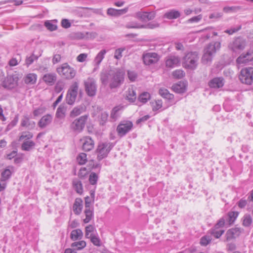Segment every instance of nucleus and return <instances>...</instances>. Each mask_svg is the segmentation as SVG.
<instances>
[{"label": "nucleus", "mask_w": 253, "mask_h": 253, "mask_svg": "<svg viewBox=\"0 0 253 253\" xmlns=\"http://www.w3.org/2000/svg\"><path fill=\"white\" fill-rule=\"evenodd\" d=\"M57 79V76L55 73H48L45 74L43 77V81L48 85H53Z\"/></svg>", "instance_id": "22"}, {"label": "nucleus", "mask_w": 253, "mask_h": 253, "mask_svg": "<svg viewBox=\"0 0 253 253\" xmlns=\"http://www.w3.org/2000/svg\"><path fill=\"white\" fill-rule=\"evenodd\" d=\"M95 230V227L92 225H89L87 226L85 228V236L86 238H89L90 237V233L93 234L92 233Z\"/></svg>", "instance_id": "49"}, {"label": "nucleus", "mask_w": 253, "mask_h": 253, "mask_svg": "<svg viewBox=\"0 0 253 253\" xmlns=\"http://www.w3.org/2000/svg\"><path fill=\"white\" fill-rule=\"evenodd\" d=\"M238 215V212L237 211H230L228 213L225 219L229 225H231L234 223Z\"/></svg>", "instance_id": "35"}, {"label": "nucleus", "mask_w": 253, "mask_h": 253, "mask_svg": "<svg viewBox=\"0 0 253 253\" xmlns=\"http://www.w3.org/2000/svg\"><path fill=\"white\" fill-rule=\"evenodd\" d=\"M85 111V108L83 106H77L71 111L70 116L71 118H75Z\"/></svg>", "instance_id": "31"}, {"label": "nucleus", "mask_w": 253, "mask_h": 253, "mask_svg": "<svg viewBox=\"0 0 253 253\" xmlns=\"http://www.w3.org/2000/svg\"><path fill=\"white\" fill-rule=\"evenodd\" d=\"M125 72L120 69L111 70L110 75V87L112 88H117L123 84L124 81Z\"/></svg>", "instance_id": "2"}, {"label": "nucleus", "mask_w": 253, "mask_h": 253, "mask_svg": "<svg viewBox=\"0 0 253 253\" xmlns=\"http://www.w3.org/2000/svg\"><path fill=\"white\" fill-rule=\"evenodd\" d=\"M252 223V218L250 214H246L244 216L243 225L245 227L250 226Z\"/></svg>", "instance_id": "48"}, {"label": "nucleus", "mask_w": 253, "mask_h": 253, "mask_svg": "<svg viewBox=\"0 0 253 253\" xmlns=\"http://www.w3.org/2000/svg\"><path fill=\"white\" fill-rule=\"evenodd\" d=\"M243 231V229L239 227H235L229 229L226 233V240L230 241L239 236Z\"/></svg>", "instance_id": "17"}, {"label": "nucleus", "mask_w": 253, "mask_h": 253, "mask_svg": "<svg viewBox=\"0 0 253 253\" xmlns=\"http://www.w3.org/2000/svg\"><path fill=\"white\" fill-rule=\"evenodd\" d=\"M128 79L132 82L134 81L137 77L136 74L133 71H128L127 72Z\"/></svg>", "instance_id": "62"}, {"label": "nucleus", "mask_w": 253, "mask_h": 253, "mask_svg": "<svg viewBox=\"0 0 253 253\" xmlns=\"http://www.w3.org/2000/svg\"><path fill=\"white\" fill-rule=\"evenodd\" d=\"M14 172L13 166L7 167L1 173L0 180L6 182L11 177L12 173Z\"/></svg>", "instance_id": "18"}, {"label": "nucleus", "mask_w": 253, "mask_h": 253, "mask_svg": "<svg viewBox=\"0 0 253 253\" xmlns=\"http://www.w3.org/2000/svg\"><path fill=\"white\" fill-rule=\"evenodd\" d=\"M107 14L111 16H119V12L118 9H116L113 8H109L107 10Z\"/></svg>", "instance_id": "59"}, {"label": "nucleus", "mask_w": 253, "mask_h": 253, "mask_svg": "<svg viewBox=\"0 0 253 253\" xmlns=\"http://www.w3.org/2000/svg\"><path fill=\"white\" fill-rule=\"evenodd\" d=\"M240 81L246 84H251L253 82V68L248 67L242 69L239 75Z\"/></svg>", "instance_id": "8"}, {"label": "nucleus", "mask_w": 253, "mask_h": 253, "mask_svg": "<svg viewBox=\"0 0 253 253\" xmlns=\"http://www.w3.org/2000/svg\"><path fill=\"white\" fill-rule=\"evenodd\" d=\"M61 26L62 27L67 29L71 27V24L69 20L67 19H63L61 21Z\"/></svg>", "instance_id": "61"}, {"label": "nucleus", "mask_w": 253, "mask_h": 253, "mask_svg": "<svg viewBox=\"0 0 253 253\" xmlns=\"http://www.w3.org/2000/svg\"><path fill=\"white\" fill-rule=\"evenodd\" d=\"M53 117L50 114H46L40 120L38 123V126L43 129L48 126L52 121Z\"/></svg>", "instance_id": "20"}, {"label": "nucleus", "mask_w": 253, "mask_h": 253, "mask_svg": "<svg viewBox=\"0 0 253 253\" xmlns=\"http://www.w3.org/2000/svg\"><path fill=\"white\" fill-rule=\"evenodd\" d=\"M225 221L226 219L224 217H222L220 218L217 222V223L215 224V225L213 227H215V228L219 229L220 228L223 227L225 224Z\"/></svg>", "instance_id": "55"}, {"label": "nucleus", "mask_w": 253, "mask_h": 253, "mask_svg": "<svg viewBox=\"0 0 253 253\" xmlns=\"http://www.w3.org/2000/svg\"><path fill=\"white\" fill-rule=\"evenodd\" d=\"M126 27L127 28H134V29H140V28H144L145 27V26L143 25H141L139 23H138L136 22L135 21H132L128 23L126 25Z\"/></svg>", "instance_id": "45"}, {"label": "nucleus", "mask_w": 253, "mask_h": 253, "mask_svg": "<svg viewBox=\"0 0 253 253\" xmlns=\"http://www.w3.org/2000/svg\"><path fill=\"white\" fill-rule=\"evenodd\" d=\"M79 84L74 82L70 86L66 96V103L69 105H73L77 98L78 93Z\"/></svg>", "instance_id": "9"}, {"label": "nucleus", "mask_w": 253, "mask_h": 253, "mask_svg": "<svg viewBox=\"0 0 253 253\" xmlns=\"http://www.w3.org/2000/svg\"><path fill=\"white\" fill-rule=\"evenodd\" d=\"M20 78V75L16 73L7 75L2 82L1 85L6 89L11 90L18 85V82Z\"/></svg>", "instance_id": "6"}, {"label": "nucleus", "mask_w": 253, "mask_h": 253, "mask_svg": "<svg viewBox=\"0 0 253 253\" xmlns=\"http://www.w3.org/2000/svg\"><path fill=\"white\" fill-rule=\"evenodd\" d=\"M18 121V116H16L14 119L10 122V123L7 126V128L10 129L13 126H14L17 123Z\"/></svg>", "instance_id": "64"}, {"label": "nucleus", "mask_w": 253, "mask_h": 253, "mask_svg": "<svg viewBox=\"0 0 253 253\" xmlns=\"http://www.w3.org/2000/svg\"><path fill=\"white\" fill-rule=\"evenodd\" d=\"M172 76L175 78L181 79L185 76V73L182 70H176L172 72Z\"/></svg>", "instance_id": "50"}, {"label": "nucleus", "mask_w": 253, "mask_h": 253, "mask_svg": "<svg viewBox=\"0 0 253 253\" xmlns=\"http://www.w3.org/2000/svg\"><path fill=\"white\" fill-rule=\"evenodd\" d=\"M83 233L80 229H77L72 231L70 238L73 241L80 240L83 238Z\"/></svg>", "instance_id": "30"}, {"label": "nucleus", "mask_w": 253, "mask_h": 253, "mask_svg": "<svg viewBox=\"0 0 253 253\" xmlns=\"http://www.w3.org/2000/svg\"><path fill=\"white\" fill-rule=\"evenodd\" d=\"M150 94L147 92L141 93L138 97V100L143 103H146L150 98Z\"/></svg>", "instance_id": "47"}, {"label": "nucleus", "mask_w": 253, "mask_h": 253, "mask_svg": "<svg viewBox=\"0 0 253 253\" xmlns=\"http://www.w3.org/2000/svg\"><path fill=\"white\" fill-rule=\"evenodd\" d=\"M85 90L89 96L95 95L97 90V85L95 81L93 78H88L84 82Z\"/></svg>", "instance_id": "11"}, {"label": "nucleus", "mask_w": 253, "mask_h": 253, "mask_svg": "<svg viewBox=\"0 0 253 253\" xmlns=\"http://www.w3.org/2000/svg\"><path fill=\"white\" fill-rule=\"evenodd\" d=\"M89 237V238L90 239V241L94 246H101V240L98 236L94 234H90Z\"/></svg>", "instance_id": "41"}, {"label": "nucleus", "mask_w": 253, "mask_h": 253, "mask_svg": "<svg viewBox=\"0 0 253 253\" xmlns=\"http://www.w3.org/2000/svg\"><path fill=\"white\" fill-rule=\"evenodd\" d=\"M160 95L163 98L170 100L173 99L174 95L169 92V90L165 88H160L159 91Z\"/></svg>", "instance_id": "38"}, {"label": "nucleus", "mask_w": 253, "mask_h": 253, "mask_svg": "<svg viewBox=\"0 0 253 253\" xmlns=\"http://www.w3.org/2000/svg\"><path fill=\"white\" fill-rule=\"evenodd\" d=\"M181 16L180 11L173 9L167 11L164 15L163 17L169 20L179 18Z\"/></svg>", "instance_id": "23"}, {"label": "nucleus", "mask_w": 253, "mask_h": 253, "mask_svg": "<svg viewBox=\"0 0 253 253\" xmlns=\"http://www.w3.org/2000/svg\"><path fill=\"white\" fill-rule=\"evenodd\" d=\"M211 237L207 235L201 238L200 243L202 246H206L211 243Z\"/></svg>", "instance_id": "43"}, {"label": "nucleus", "mask_w": 253, "mask_h": 253, "mask_svg": "<svg viewBox=\"0 0 253 253\" xmlns=\"http://www.w3.org/2000/svg\"><path fill=\"white\" fill-rule=\"evenodd\" d=\"M199 59L197 52L187 53L183 57L182 65L186 69L194 70L196 68Z\"/></svg>", "instance_id": "5"}, {"label": "nucleus", "mask_w": 253, "mask_h": 253, "mask_svg": "<svg viewBox=\"0 0 253 253\" xmlns=\"http://www.w3.org/2000/svg\"><path fill=\"white\" fill-rule=\"evenodd\" d=\"M114 146V144L112 142H100L95 150L98 161H100L106 158Z\"/></svg>", "instance_id": "4"}, {"label": "nucleus", "mask_w": 253, "mask_h": 253, "mask_svg": "<svg viewBox=\"0 0 253 253\" xmlns=\"http://www.w3.org/2000/svg\"><path fill=\"white\" fill-rule=\"evenodd\" d=\"M253 60V51H249L246 53H242L236 59L238 64H246Z\"/></svg>", "instance_id": "15"}, {"label": "nucleus", "mask_w": 253, "mask_h": 253, "mask_svg": "<svg viewBox=\"0 0 253 253\" xmlns=\"http://www.w3.org/2000/svg\"><path fill=\"white\" fill-rule=\"evenodd\" d=\"M33 134L30 132H23L21 135L19 137V140H22L24 139L29 140L33 137Z\"/></svg>", "instance_id": "52"}, {"label": "nucleus", "mask_w": 253, "mask_h": 253, "mask_svg": "<svg viewBox=\"0 0 253 253\" xmlns=\"http://www.w3.org/2000/svg\"><path fill=\"white\" fill-rule=\"evenodd\" d=\"M83 142L82 148L84 151H90L94 146V142L89 136H86L81 139Z\"/></svg>", "instance_id": "16"}, {"label": "nucleus", "mask_w": 253, "mask_h": 253, "mask_svg": "<svg viewBox=\"0 0 253 253\" xmlns=\"http://www.w3.org/2000/svg\"><path fill=\"white\" fill-rule=\"evenodd\" d=\"M222 78H214L209 82V86L212 88H220L223 86Z\"/></svg>", "instance_id": "25"}, {"label": "nucleus", "mask_w": 253, "mask_h": 253, "mask_svg": "<svg viewBox=\"0 0 253 253\" xmlns=\"http://www.w3.org/2000/svg\"><path fill=\"white\" fill-rule=\"evenodd\" d=\"M98 180V176L97 174L94 172H91L90 173L89 176V182L91 185H96L97 183V182Z\"/></svg>", "instance_id": "44"}, {"label": "nucleus", "mask_w": 253, "mask_h": 253, "mask_svg": "<svg viewBox=\"0 0 253 253\" xmlns=\"http://www.w3.org/2000/svg\"><path fill=\"white\" fill-rule=\"evenodd\" d=\"M220 48V42H214L208 44L204 49V54L202 58V62L205 64L211 62L213 54L216 50Z\"/></svg>", "instance_id": "1"}, {"label": "nucleus", "mask_w": 253, "mask_h": 253, "mask_svg": "<svg viewBox=\"0 0 253 253\" xmlns=\"http://www.w3.org/2000/svg\"><path fill=\"white\" fill-rule=\"evenodd\" d=\"M162 107V101L161 100H156L152 106L153 111H157Z\"/></svg>", "instance_id": "57"}, {"label": "nucleus", "mask_w": 253, "mask_h": 253, "mask_svg": "<svg viewBox=\"0 0 253 253\" xmlns=\"http://www.w3.org/2000/svg\"><path fill=\"white\" fill-rule=\"evenodd\" d=\"M156 16L155 12L154 11L151 12H142L139 11L135 13V17L142 21H145L147 20H151L153 19Z\"/></svg>", "instance_id": "14"}, {"label": "nucleus", "mask_w": 253, "mask_h": 253, "mask_svg": "<svg viewBox=\"0 0 253 253\" xmlns=\"http://www.w3.org/2000/svg\"><path fill=\"white\" fill-rule=\"evenodd\" d=\"M133 124L131 121L124 120L120 123L116 130L120 137H123L131 130Z\"/></svg>", "instance_id": "10"}, {"label": "nucleus", "mask_w": 253, "mask_h": 253, "mask_svg": "<svg viewBox=\"0 0 253 253\" xmlns=\"http://www.w3.org/2000/svg\"><path fill=\"white\" fill-rule=\"evenodd\" d=\"M87 156L84 153H80L77 157V160L80 165H84L87 162Z\"/></svg>", "instance_id": "46"}, {"label": "nucleus", "mask_w": 253, "mask_h": 253, "mask_svg": "<svg viewBox=\"0 0 253 253\" xmlns=\"http://www.w3.org/2000/svg\"><path fill=\"white\" fill-rule=\"evenodd\" d=\"M56 71L59 76L67 80L73 79L77 73L76 70L67 63L60 65L56 68Z\"/></svg>", "instance_id": "3"}, {"label": "nucleus", "mask_w": 253, "mask_h": 253, "mask_svg": "<svg viewBox=\"0 0 253 253\" xmlns=\"http://www.w3.org/2000/svg\"><path fill=\"white\" fill-rule=\"evenodd\" d=\"M246 45L245 40L241 37H238L235 39L229 46L233 51L238 52L243 50L245 48Z\"/></svg>", "instance_id": "12"}, {"label": "nucleus", "mask_w": 253, "mask_h": 253, "mask_svg": "<svg viewBox=\"0 0 253 253\" xmlns=\"http://www.w3.org/2000/svg\"><path fill=\"white\" fill-rule=\"evenodd\" d=\"M88 117V115H85L76 119L70 124V128L76 133L82 132L85 127Z\"/></svg>", "instance_id": "7"}, {"label": "nucleus", "mask_w": 253, "mask_h": 253, "mask_svg": "<svg viewBox=\"0 0 253 253\" xmlns=\"http://www.w3.org/2000/svg\"><path fill=\"white\" fill-rule=\"evenodd\" d=\"M83 201L81 198H77L73 206V210L75 214L79 215L83 208Z\"/></svg>", "instance_id": "24"}, {"label": "nucleus", "mask_w": 253, "mask_h": 253, "mask_svg": "<svg viewBox=\"0 0 253 253\" xmlns=\"http://www.w3.org/2000/svg\"><path fill=\"white\" fill-rule=\"evenodd\" d=\"M57 20H47L44 22V26L50 31H53L57 29Z\"/></svg>", "instance_id": "33"}, {"label": "nucleus", "mask_w": 253, "mask_h": 253, "mask_svg": "<svg viewBox=\"0 0 253 253\" xmlns=\"http://www.w3.org/2000/svg\"><path fill=\"white\" fill-rule=\"evenodd\" d=\"M172 89L176 93H183L186 90V84L184 82L180 81L177 83L174 84L172 86Z\"/></svg>", "instance_id": "26"}, {"label": "nucleus", "mask_w": 253, "mask_h": 253, "mask_svg": "<svg viewBox=\"0 0 253 253\" xmlns=\"http://www.w3.org/2000/svg\"><path fill=\"white\" fill-rule=\"evenodd\" d=\"M123 108V107L118 106L113 108L110 114V119L112 122L116 121L119 117L118 112Z\"/></svg>", "instance_id": "37"}, {"label": "nucleus", "mask_w": 253, "mask_h": 253, "mask_svg": "<svg viewBox=\"0 0 253 253\" xmlns=\"http://www.w3.org/2000/svg\"><path fill=\"white\" fill-rule=\"evenodd\" d=\"M241 27H242V26L241 25H238L236 27L232 28L230 29L226 30L224 31V32L227 34H228L229 35H232L233 34L239 31L241 29Z\"/></svg>", "instance_id": "56"}, {"label": "nucleus", "mask_w": 253, "mask_h": 253, "mask_svg": "<svg viewBox=\"0 0 253 253\" xmlns=\"http://www.w3.org/2000/svg\"><path fill=\"white\" fill-rule=\"evenodd\" d=\"M143 59L145 65H150L156 63L159 60V56L155 52H148L143 54Z\"/></svg>", "instance_id": "13"}, {"label": "nucleus", "mask_w": 253, "mask_h": 253, "mask_svg": "<svg viewBox=\"0 0 253 253\" xmlns=\"http://www.w3.org/2000/svg\"><path fill=\"white\" fill-rule=\"evenodd\" d=\"M73 185L77 193L79 194H82L83 193V187L81 181L76 178L73 179Z\"/></svg>", "instance_id": "32"}, {"label": "nucleus", "mask_w": 253, "mask_h": 253, "mask_svg": "<svg viewBox=\"0 0 253 253\" xmlns=\"http://www.w3.org/2000/svg\"><path fill=\"white\" fill-rule=\"evenodd\" d=\"M87 57V54L86 53H81L79 54L77 57V60L80 62H83L84 61Z\"/></svg>", "instance_id": "63"}, {"label": "nucleus", "mask_w": 253, "mask_h": 253, "mask_svg": "<svg viewBox=\"0 0 253 253\" xmlns=\"http://www.w3.org/2000/svg\"><path fill=\"white\" fill-rule=\"evenodd\" d=\"M180 63L178 57L175 56H169L166 60V65L168 68H172L178 66Z\"/></svg>", "instance_id": "21"}, {"label": "nucleus", "mask_w": 253, "mask_h": 253, "mask_svg": "<svg viewBox=\"0 0 253 253\" xmlns=\"http://www.w3.org/2000/svg\"><path fill=\"white\" fill-rule=\"evenodd\" d=\"M35 146V143L31 140L25 141L21 145V149L23 151H29Z\"/></svg>", "instance_id": "36"}, {"label": "nucleus", "mask_w": 253, "mask_h": 253, "mask_svg": "<svg viewBox=\"0 0 253 253\" xmlns=\"http://www.w3.org/2000/svg\"><path fill=\"white\" fill-rule=\"evenodd\" d=\"M124 50V48H118L115 52L114 57L117 59H120L122 57V52Z\"/></svg>", "instance_id": "60"}, {"label": "nucleus", "mask_w": 253, "mask_h": 253, "mask_svg": "<svg viewBox=\"0 0 253 253\" xmlns=\"http://www.w3.org/2000/svg\"><path fill=\"white\" fill-rule=\"evenodd\" d=\"M111 74V70L109 71H102L100 74V80L101 83L104 85H107L109 83H110V75Z\"/></svg>", "instance_id": "29"}, {"label": "nucleus", "mask_w": 253, "mask_h": 253, "mask_svg": "<svg viewBox=\"0 0 253 253\" xmlns=\"http://www.w3.org/2000/svg\"><path fill=\"white\" fill-rule=\"evenodd\" d=\"M64 87V84L62 82H58L55 86V91L57 92L61 91Z\"/></svg>", "instance_id": "58"}, {"label": "nucleus", "mask_w": 253, "mask_h": 253, "mask_svg": "<svg viewBox=\"0 0 253 253\" xmlns=\"http://www.w3.org/2000/svg\"><path fill=\"white\" fill-rule=\"evenodd\" d=\"M106 52V50L102 49L95 56L93 60V64L94 66V68L93 70V72L97 71L99 69V65L100 64L102 60L104 58Z\"/></svg>", "instance_id": "19"}, {"label": "nucleus", "mask_w": 253, "mask_h": 253, "mask_svg": "<svg viewBox=\"0 0 253 253\" xmlns=\"http://www.w3.org/2000/svg\"><path fill=\"white\" fill-rule=\"evenodd\" d=\"M94 209L92 208H85L84 213L85 215V218L84 219V223H87L93 218Z\"/></svg>", "instance_id": "27"}, {"label": "nucleus", "mask_w": 253, "mask_h": 253, "mask_svg": "<svg viewBox=\"0 0 253 253\" xmlns=\"http://www.w3.org/2000/svg\"><path fill=\"white\" fill-rule=\"evenodd\" d=\"M126 98L131 102H133L136 98V94L135 91L132 88H128L126 92Z\"/></svg>", "instance_id": "39"}, {"label": "nucleus", "mask_w": 253, "mask_h": 253, "mask_svg": "<svg viewBox=\"0 0 253 253\" xmlns=\"http://www.w3.org/2000/svg\"><path fill=\"white\" fill-rule=\"evenodd\" d=\"M37 80V76L34 74H28L24 79V82L26 84H34Z\"/></svg>", "instance_id": "40"}, {"label": "nucleus", "mask_w": 253, "mask_h": 253, "mask_svg": "<svg viewBox=\"0 0 253 253\" xmlns=\"http://www.w3.org/2000/svg\"><path fill=\"white\" fill-rule=\"evenodd\" d=\"M108 114L106 112H102L100 115V123L104 125L107 122L108 118Z\"/></svg>", "instance_id": "54"}, {"label": "nucleus", "mask_w": 253, "mask_h": 253, "mask_svg": "<svg viewBox=\"0 0 253 253\" xmlns=\"http://www.w3.org/2000/svg\"><path fill=\"white\" fill-rule=\"evenodd\" d=\"M224 232V230L219 229L218 228H215V227L211 228L208 231V233L210 234L211 235H212L216 239L219 238Z\"/></svg>", "instance_id": "34"}, {"label": "nucleus", "mask_w": 253, "mask_h": 253, "mask_svg": "<svg viewBox=\"0 0 253 253\" xmlns=\"http://www.w3.org/2000/svg\"><path fill=\"white\" fill-rule=\"evenodd\" d=\"M202 15L201 14H199L197 16H194L188 20H187L186 23H198L199 21H200L202 19Z\"/></svg>", "instance_id": "51"}, {"label": "nucleus", "mask_w": 253, "mask_h": 253, "mask_svg": "<svg viewBox=\"0 0 253 253\" xmlns=\"http://www.w3.org/2000/svg\"><path fill=\"white\" fill-rule=\"evenodd\" d=\"M86 246V242L84 241L75 242L71 244L72 248H76L78 250H81Z\"/></svg>", "instance_id": "42"}, {"label": "nucleus", "mask_w": 253, "mask_h": 253, "mask_svg": "<svg viewBox=\"0 0 253 253\" xmlns=\"http://www.w3.org/2000/svg\"><path fill=\"white\" fill-rule=\"evenodd\" d=\"M67 107L64 105H60L57 108L55 114L56 118L63 119L66 116Z\"/></svg>", "instance_id": "28"}, {"label": "nucleus", "mask_w": 253, "mask_h": 253, "mask_svg": "<svg viewBox=\"0 0 253 253\" xmlns=\"http://www.w3.org/2000/svg\"><path fill=\"white\" fill-rule=\"evenodd\" d=\"M38 57L34 54L29 57H27L25 61L26 65L27 66H29L30 65L32 64L35 60L38 59Z\"/></svg>", "instance_id": "53"}]
</instances>
